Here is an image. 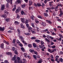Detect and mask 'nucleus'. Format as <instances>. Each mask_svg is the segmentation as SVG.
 <instances>
[{
	"mask_svg": "<svg viewBox=\"0 0 63 63\" xmlns=\"http://www.w3.org/2000/svg\"><path fill=\"white\" fill-rule=\"evenodd\" d=\"M14 63H22V61L20 60V58L18 57L16 59Z\"/></svg>",
	"mask_w": 63,
	"mask_h": 63,
	"instance_id": "obj_1",
	"label": "nucleus"
},
{
	"mask_svg": "<svg viewBox=\"0 0 63 63\" xmlns=\"http://www.w3.org/2000/svg\"><path fill=\"white\" fill-rule=\"evenodd\" d=\"M60 13V14L59 15V16H61L62 15H63V12H62V9L61 8H59V9Z\"/></svg>",
	"mask_w": 63,
	"mask_h": 63,
	"instance_id": "obj_2",
	"label": "nucleus"
},
{
	"mask_svg": "<svg viewBox=\"0 0 63 63\" xmlns=\"http://www.w3.org/2000/svg\"><path fill=\"white\" fill-rule=\"evenodd\" d=\"M34 5V6H35V7L36 8H37L38 7V6H39V7L40 6H42V5L39 4V3L37 4H36L34 3L33 4Z\"/></svg>",
	"mask_w": 63,
	"mask_h": 63,
	"instance_id": "obj_3",
	"label": "nucleus"
},
{
	"mask_svg": "<svg viewBox=\"0 0 63 63\" xmlns=\"http://www.w3.org/2000/svg\"><path fill=\"white\" fill-rule=\"evenodd\" d=\"M21 20L22 23H25V20H26V19L25 18H21Z\"/></svg>",
	"mask_w": 63,
	"mask_h": 63,
	"instance_id": "obj_4",
	"label": "nucleus"
},
{
	"mask_svg": "<svg viewBox=\"0 0 63 63\" xmlns=\"http://www.w3.org/2000/svg\"><path fill=\"white\" fill-rule=\"evenodd\" d=\"M21 3V1H20V0H17V1L15 2V4H19Z\"/></svg>",
	"mask_w": 63,
	"mask_h": 63,
	"instance_id": "obj_5",
	"label": "nucleus"
},
{
	"mask_svg": "<svg viewBox=\"0 0 63 63\" xmlns=\"http://www.w3.org/2000/svg\"><path fill=\"white\" fill-rule=\"evenodd\" d=\"M28 28L29 32L31 31V30H32V28L30 26Z\"/></svg>",
	"mask_w": 63,
	"mask_h": 63,
	"instance_id": "obj_6",
	"label": "nucleus"
},
{
	"mask_svg": "<svg viewBox=\"0 0 63 63\" xmlns=\"http://www.w3.org/2000/svg\"><path fill=\"white\" fill-rule=\"evenodd\" d=\"M20 26H21V28H23V29H24L25 28V27H24V26L23 25V24L22 23H21L20 24Z\"/></svg>",
	"mask_w": 63,
	"mask_h": 63,
	"instance_id": "obj_7",
	"label": "nucleus"
},
{
	"mask_svg": "<svg viewBox=\"0 0 63 63\" xmlns=\"http://www.w3.org/2000/svg\"><path fill=\"white\" fill-rule=\"evenodd\" d=\"M58 60L60 62H63V59L62 58H59Z\"/></svg>",
	"mask_w": 63,
	"mask_h": 63,
	"instance_id": "obj_8",
	"label": "nucleus"
},
{
	"mask_svg": "<svg viewBox=\"0 0 63 63\" xmlns=\"http://www.w3.org/2000/svg\"><path fill=\"white\" fill-rule=\"evenodd\" d=\"M5 30V28H2L1 27H0V31H4Z\"/></svg>",
	"mask_w": 63,
	"mask_h": 63,
	"instance_id": "obj_9",
	"label": "nucleus"
},
{
	"mask_svg": "<svg viewBox=\"0 0 63 63\" xmlns=\"http://www.w3.org/2000/svg\"><path fill=\"white\" fill-rule=\"evenodd\" d=\"M29 6H31L32 5V1L30 0L29 1Z\"/></svg>",
	"mask_w": 63,
	"mask_h": 63,
	"instance_id": "obj_10",
	"label": "nucleus"
},
{
	"mask_svg": "<svg viewBox=\"0 0 63 63\" xmlns=\"http://www.w3.org/2000/svg\"><path fill=\"white\" fill-rule=\"evenodd\" d=\"M33 57L35 60H37V59L38 58L37 56L35 55H33Z\"/></svg>",
	"mask_w": 63,
	"mask_h": 63,
	"instance_id": "obj_11",
	"label": "nucleus"
},
{
	"mask_svg": "<svg viewBox=\"0 0 63 63\" xmlns=\"http://www.w3.org/2000/svg\"><path fill=\"white\" fill-rule=\"evenodd\" d=\"M5 8V6L3 5L1 7V11H3Z\"/></svg>",
	"mask_w": 63,
	"mask_h": 63,
	"instance_id": "obj_12",
	"label": "nucleus"
},
{
	"mask_svg": "<svg viewBox=\"0 0 63 63\" xmlns=\"http://www.w3.org/2000/svg\"><path fill=\"white\" fill-rule=\"evenodd\" d=\"M39 47L40 48H42L43 47H44V45L41 44V45H39Z\"/></svg>",
	"mask_w": 63,
	"mask_h": 63,
	"instance_id": "obj_13",
	"label": "nucleus"
},
{
	"mask_svg": "<svg viewBox=\"0 0 63 63\" xmlns=\"http://www.w3.org/2000/svg\"><path fill=\"white\" fill-rule=\"evenodd\" d=\"M59 56H58V55H56V57L55 58H56L55 61H57V60H58V58H59Z\"/></svg>",
	"mask_w": 63,
	"mask_h": 63,
	"instance_id": "obj_14",
	"label": "nucleus"
},
{
	"mask_svg": "<svg viewBox=\"0 0 63 63\" xmlns=\"http://www.w3.org/2000/svg\"><path fill=\"white\" fill-rule=\"evenodd\" d=\"M46 21L49 24H51V23H52L49 20H46Z\"/></svg>",
	"mask_w": 63,
	"mask_h": 63,
	"instance_id": "obj_15",
	"label": "nucleus"
},
{
	"mask_svg": "<svg viewBox=\"0 0 63 63\" xmlns=\"http://www.w3.org/2000/svg\"><path fill=\"white\" fill-rule=\"evenodd\" d=\"M0 47L1 48H2V49H4V44L2 43L1 44L0 46Z\"/></svg>",
	"mask_w": 63,
	"mask_h": 63,
	"instance_id": "obj_16",
	"label": "nucleus"
},
{
	"mask_svg": "<svg viewBox=\"0 0 63 63\" xmlns=\"http://www.w3.org/2000/svg\"><path fill=\"white\" fill-rule=\"evenodd\" d=\"M41 25H42L44 26H46V23L45 22H43L41 24Z\"/></svg>",
	"mask_w": 63,
	"mask_h": 63,
	"instance_id": "obj_17",
	"label": "nucleus"
},
{
	"mask_svg": "<svg viewBox=\"0 0 63 63\" xmlns=\"http://www.w3.org/2000/svg\"><path fill=\"white\" fill-rule=\"evenodd\" d=\"M37 29V31L38 33H39V32H40V30H41V29H40L38 28H37V27H36Z\"/></svg>",
	"mask_w": 63,
	"mask_h": 63,
	"instance_id": "obj_18",
	"label": "nucleus"
},
{
	"mask_svg": "<svg viewBox=\"0 0 63 63\" xmlns=\"http://www.w3.org/2000/svg\"><path fill=\"white\" fill-rule=\"evenodd\" d=\"M7 53V54L8 55H10V56H13V54L12 53L10 52H8Z\"/></svg>",
	"mask_w": 63,
	"mask_h": 63,
	"instance_id": "obj_19",
	"label": "nucleus"
},
{
	"mask_svg": "<svg viewBox=\"0 0 63 63\" xmlns=\"http://www.w3.org/2000/svg\"><path fill=\"white\" fill-rule=\"evenodd\" d=\"M21 14L22 15H24L25 14V12H24L23 11H22L21 12Z\"/></svg>",
	"mask_w": 63,
	"mask_h": 63,
	"instance_id": "obj_20",
	"label": "nucleus"
},
{
	"mask_svg": "<svg viewBox=\"0 0 63 63\" xmlns=\"http://www.w3.org/2000/svg\"><path fill=\"white\" fill-rule=\"evenodd\" d=\"M16 55H14L13 58H12V60L13 61H15L16 60Z\"/></svg>",
	"mask_w": 63,
	"mask_h": 63,
	"instance_id": "obj_21",
	"label": "nucleus"
},
{
	"mask_svg": "<svg viewBox=\"0 0 63 63\" xmlns=\"http://www.w3.org/2000/svg\"><path fill=\"white\" fill-rule=\"evenodd\" d=\"M6 22H9L10 21V19L9 18H7L6 19Z\"/></svg>",
	"mask_w": 63,
	"mask_h": 63,
	"instance_id": "obj_22",
	"label": "nucleus"
},
{
	"mask_svg": "<svg viewBox=\"0 0 63 63\" xmlns=\"http://www.w3.org/2000/svg\"><path fill=\"white\" fill-rule=\"evenodd\" d=\"M26 5L25 4H22L21 5V7L22 8H24Z\"/></svg>",
	"mask_w": 63,
	"mask_h": 63,
	"instance_id": "obj_23",
	"label": "nucleus"
},
{
	"mask_svg": "<svg viewBox=\"0 0 63 63\" xmlns=\"http://www.w3.org/2000/svg\"><path fill=\"white\" fill-rule=\"evenodd\" d=\"M1 16L4 18H6L7 17V16L4 15H2Z\"/></svg>",
	"mask_w": 63,
	"mask_h": 63,
	"instance_id": "obj_24",
	"label": "nucleus"
},
{
	"mask_svg": "<svg viewBox=\"0 0 63 63\" xmlns=\"http://www.w3.org/2000/svg\"><path fill=\"white\" fill-rule=\"evenodd\" d=\"M29 51L30 52H33L34 51V50L33 49H30L29 50Z\"/></svg>",
	"mask_w": 63,
	"mask_h": 63,
	"instance_id": "obj_25",
	"label": "nucleus"
},
{
	"mask_svg": "<svg viewBox=\"0 0 63 63\" xmlns=\"http://www.w3.org/2000/svg\"><path fill=\"white\" fill-rule=\"evenodd\" d=\"M21 50H22V51H23V52H24L25 51V49H24L23 47H21Z\"/></svg>",
	"mask_w": 63,
	"mask_h": 63,
	"instance_id": "obj_26",
	"label": "nucleus"
},
{
	"mask_svg": "<svg viewBox=\"0 0 63 63\" xmlns=\"http://www.w3.org/2000/svg\"><path fill=\"white\" fill-rule=\"evenodd\" d=\"M19 22H17L16 21H15V24L16 25H17V24H19Z\"/></svg>",
	"mask_w": 63,
	"mask_h": 63,
	"instance_id": "obj_27",
	"label": "nucleus"
},
{
	"mask_svg": "<svg viewBox=\"0 0 63 63\" xmlns=\"http://www.w3.org/2000/svg\"><path fill=\"white\" fill-rule=\"evenodd\" d=\"M35 42H36L37 43H39V42H40V40L38 39H35Z\"/></svg>",
	"mask_w": 63,
	"mask_h": 63,
	"instance_id": "obj_28",
	"label": "nucleus"
},
{
	"mask_svg": "<svg viewBox=\"0 0 63 63\" xmlns=\"http://www.w3.org/2000/svg\"><path fill=\"white\" fill-rule=\"evenodd\" d=\"M31 19L32 20H34V16L32 15L31 16Z\"/></svg>",
	"mask_w": 63,
	"mask_h": 63,
	"instance_id": "obj_29",
	"label": "nucleus"
},
{
	"mask_svg": "<svg viewBox=\"0 0 63 63\" xmlns=\"http://www.w3.org/2000/svg\"><path fill=\"white\" fill-rule=\"evenodd\" d=\"M13 44H15L16 43V39H14L12 41Z\"/></svg>",
	"mask_w": 63,
	"mask_h": 63,
	"instance_id": "obj_30",
	"label": "nucleus"
},
{
	"mask_svg": "<svg viewBox=\"0 0 63 63\" xmlns=\"http://www.w3.org/2000/svg\"><path fill=\"white\" fill-rule=\"evenodd\" d=\"M33 46L34 47H37L36 44L35 43H33Z\"/></svg>",
	"mask_w": 63,
	"mask_h": 63,
	"instance_id": "obj_31",
	"label": "nucleus"
},
{
	"mask_svg": "<svg viewBox=\"0 0 63 63\" xmlns=\"http://www.w3.org/2000/svg\"><path fill=\"white\" fill-rule=\"evenodd\" d=\"M19 12V10L17 9H16V10L15 11V12L16 14H18Z\"/></svg>",
	"mask_w": 63,
	"mask_h": 63,
	"instance_id": "obj_32",
	"label": "nucleus"
},
{
	"mask_svg": "<svg viewBox=\"0 0 63 63\" xmlns=\"http://www.w3.org/2000/svg\"><path fill=\"white\" fill-rule=\"evenodd\" d=\"M20 39L21 41H22L23 43H25V41H24V39H23V37Z\"/></svg>",
	"mask_w": 63,
	"mask_h": 63,
	"instance_id": "obj_33",
	"label": "nucleus"
},
{
	"mask_svg": "<svg viewBox=\"0 0 63 63\" xmlns=\"http://www.w3.org/2000/svg\"><path fill=\"white\" fill-rule=\"evenodd\" d=\"M29 22V20H28L27 19L26 20V21L25 22V24H27V23H28Z\"/></svg>",
	"mask_w": 63,
	"mask_h": 63,
	"instance_id": "obj_34",
	"label": "nucleus"
},
{
	"mask_svg": "<svg viewBox=\"0 0 63 63\" xmlns=\"http://www.w3.org/2000/svg\"><path fill=\"white\" fill-rule=\"evenodd\" d=\"M17 32L19 34H20V30L19 29H17Z\"/></svg>",
	"mask_w": 63,
	"mask_h": 63,
	"instance_id": "obj_35",
	"label": "nucleus"
},
{
	"mask_svg": "<svg viewBox=\"0 0 63 63\" xmlns=\"http://www.w3.org/2000/svg\"><path fill=\"white\" fill-rule=\"evenodd\" d=\"M15 53L16 54H17L18 53H17V49L15 50Z\"/></svg>",
	"mask_w": 63,
	"mask_h": 63,
	"instance_id": "obj_36",
	"label": "nucleus"
},
{
	"mask_svg": "<svg viewBox=\"0 0 63 63\" xmlns=\"http://www.w3.org/2000/svg\"><path fill=\"white\" fill-rule=\"evenodd\" d=\"M33 28H35V26L34 25V24L33 23H32L31 24Z\"/></svg>",
	"mask_w": 63,
	"mask_h": 63,
	"instance_id": "obj_37",
	"label": "nucleus"
},
{
	"mask_svg": "<svg viewBox=\"0 0 63 63\" xmlns=\"http://www.w3.org/2000/svg\"><path fill=\"white\" fill-rule=\"evenodd\" d=\"M59 6V5L58 4V5L56 7H55V9H58V6Z\"/></svg>",
	"mask_w": 63,
	"mask_h": 63,
	"instance_id": "obj_38",
	"label": "nucleus"
},
{
	"mask_svg": "<svg viewBox=\"0 0 63 63\" xmlns=\"http://www.w3.org/2000/svg\"><path fill=\"white\" fill-rule=\"evenodd\" d=\"M45 41L47 42H50V41L49 40L47 39V38H45Z\"/></svg>",
	"mask_w": 63,
	"mask_h": 63,
	"instance_id": "obj_39",
	"label": "nucleus"
},
{
	"mask_svg": "<svg viewBox=\"0 0 63 63\" xmlns=\"http://www.w3.org/2000/svg\"><path fill=\"white\" fill-rule=\"evenodd\" d=\"M17 19H19V17H20V16L18 14H17Z\"/></svg>",
	"mask_w": 63,
	"mask_h": 63,
	"instance_id": "obj_40",
	"label": "nucleus"
},
{
	"mask_svg": "<svg viewBox=\"0 0 63 63\" xmlns=\"http://www.w3.org/2000/svg\"><path fill=\"white\" fill-rule=\"evenodd\" d=\"M31 31L32 33H33V34H35L36 32H35V31H33V30H31Z\"/></svg>",
	"mask_w": 63,
	"mask_h": 63,
	"instance_id": "obj_41",
	"label": "nucleus"
},
{
	"mask_svg": "<svg viewBox=\"0 0 63 63\" xmlns=\"http://www.w3.org/2000/svg\"><path fill=\"white\" fill-rule=\"evenodd\" d=\"M44 15L45 16H48V15L47 14V13H44Z\"/></svg>",
	"mask_w": 63,
	"mask_h": 63,
	"instance_id": "obj_42",
	"label": "nucleus"
},
{
	"mask_svg": "<svg viewBox=\"0 0 63 63\" xmlns=\"http://www.w3.org/2000/svg\"><path fill=\"white\" fill-rule=\"evenodd\" d=\"M13 51H15L16 50V48L14 47H12V49Z\"/></svg>",
	"mask_w": 63,
	"mask_h": 63,
	"instance_id": "obj_43",
	"label": "nucleus"
},
{
	"mask_svg": "<svg viewBox=\"0 0 63 63\" xmlns=\"http://www.w3.org/2000/svg\"><path fill=\"white\" fill-rule=\"evenodd\" d=\"M46 9L48 10H51V8L47 7L46 8Z\"/></svg>",
	"mask_w": 63,
	"mask_h": 63,
	"instance_id": "obj_44",
	"label": "nucleus"
},
{
	"mask_svg": "<svg viewBox=\"0 0 63 63\" xmlns=\"http://www.w3.org/2000/svg\"><path fill=\"white\" fill-rule=\"evenodd\" d=\"M6 8H9V3H7L6 5Z\"/></svg>",
	"mask_w": 63,
	"mask_h": 63,
	"instance_id": "obj_45",
	"label": "nucleus"
},
{
	"mask_svg": "<svg viewBox=\"0 0 63 63\" xmlns=\"http://www.w3.org/2000/svg\"><path fill=\"white\" fill-rule=\"evenodd\" d=\"M44 47V48H42L41 49V50L43 51H45V50H44V49H46V47Z\"/></svg>",
	"mask_w": 63,
	"mask_h": 63,
	"instance_id": "obj_46",
	"label": "nucleus"
},
{
	"mask_svg": "<svg viewBox=\"0 0 63 63\" xmlns=\"http://www.w3.org/2000/svg\"><path fill=\"white\" fill-rule=\"evenodd\" d=\"M38 17V18H41V19H42V17L41 16H40L38 15L37 16Z\"/></svg>",
	"mask_w": 63,
	"mask_h": 63,
	"instance_id": "obj_47",
	"label": "nucleus"
},
{
	"mask_svg": "<svg viewBox=\"0 0 63 63\" xmlns=\"http://www.w3.org/2000/svg\"><path fill=\"white\" fill-rule=\"evenodd\" d=\"M59 37H60L61 38H63V37L62 35L60 34L59 35Z\"/></svg>",
	"mask_w": 63,
	"mask_h": 63,
	"instance_id": "obj_48",
	"label": "nucleus"
},
{
	"mask_svg": "<svg viewBox=\"0 0 63 63\" xmlns=\"http://www.w3.org/2000/svg\"><path fill=\"white\" fill-rule=\"evenodd\" d=\"M24 34L26 35H30V33H25Z\"/></svg>",
	"mask_w": 63,
	"mask_h": 63,
	"instance_id": "obj_49",
	"label": "nucleus"
},
{
	"mask_svg": "<svg viewBox=\"0 0 63 63\" xmlns=\"http://www.w3.org/2000/svg\"><path fill=\"white\" fill-rule=\"evenodd\" d=\"M31 39L32 40H35V39H36V38L35 37H31Z\"/></svg>",
	"mask_w": 63,
	"mask_h": 63,
	"instance_id": "obj_50",
	"label": "nucleus"
},
{
	"mask_svg": "<svg viewBox=\"0 0 63 63\" xmlns=\"http://www.w3.org/2000/svg\"><path fill=\"white\" fill-rule=\"evenodd\" d=\"M50 37H51V36L49 35L47 36V38H48V39H49V38H50Z\"/></svg>",
	"mask_w": 63,
	"mask_h": 63,
	"instance_id": "obj_51",
	"label": "nucleus"
},
{
	"mask_svg": "<svg viewBox=\"0 0 63 63\" xmlns=\"http://www.w3.org/2000/svg\"><path fill=\"white\" fill-rule=\"evenodd\" d=\"M28 47H32V45L31 44H29L28 45Z\"/></svg>",
	"mask_w": 63,
	"mask_h": 63,
	"instance_id": "obj_52",
	"label": "nucleus"
},
{
	"mask_svg": "<svg viewBox=\"0 0 63 63\" xmlns=\"http://www.w3.org/2000/svg\"><path fill=\"white\" fill-rule=\"evenodd\" d=\"M52 34L53 35H56V33H55L54 32H52Z\"/></svg>",
	"mask_w": 63,
	"mask_h": 63,
	"instance_id": "obj_53",
	"label": "nucleus"
},
{
	"mask_svg": "<svg viewBox=\"0 0 63 63\" xmlns=\"http://www.w3.org/2000/svg\"><path fill=\"white\" fill-rule=\"evenodd\" d=\"M27 57L28 58H29V59H31V57H30V56H29V55H28L27 56Z\"/></svg>",
	"mask_w": 63,
	"mask_h": 63,
	"instance_id": "obj_54",
	"label": "nucleus"
},
{
	"mask_svg": "<svg viewBox=\"0 0 63 63\" xmlns=\"http://www.w3.org/2000/svg\"><path fill=\"white\" fill-rule=\"evenodd\" d=\"M24 56L25 57V58H27V54H25Z\"/></svg>",
	"mask_w": 63,
	"mask_h": 63,
	"instance_id": "obj_55",
	"label": "nucleus"
},
{
	"mask_svg": "<svg viewBox=\"0 0 63 63\" xmlns=\"http://www.w3.org/2000/svg\"><path fill=\"white\" fill-rule=\"evenodd\" d=\"M16 42L18 43V44H19V43H20V42L18 40H16Z\"/></svg>",
	"mask_w": 63,
	"mask_h": 63,
	"instance_id": "obj_56",
	"label": "nucleus"
},
{
	"mask_svg": "<svg viewBox=\"0 0 63 63\" xmlns=\"http://www.w3.org/2000/svg\"><path fill=\"white\" fill-rule=\"evenodd\" d=\"M49 3L50 4H52L53 3V2L52 1L50 2H49Z\"/></svg>",
	"mask_w": 63,
	"mask_h": 63,
	"instance_id": "obj_57",
	"label": "nucleus"
},
{
	"mask_svg": "<svg viewBox=\"0 0 63 63\" xmlns=\"http://www.w3.org/2000/svg\"><path fill=\"white\" fill-rule=\"evenodd\" d=\"M34 52V54H36V55H37L38 54V53L37 52V51H35Z\"/></svg>",
	"mask_w": 63,
	"mask_h": 63,
	"instance_id": "obj_58",
	"label": "nucleus"
},
{
	"mask_svg": "<svg viewBox=\"0 0 63 63\" xmlns=\"http://www.w3.org/2000/svg\"><path fill=\"white\" fill-rule=\"evenodd\" d=\"M16 7H14V8L13 9H12V11H15L16 10Z\"/></svg>",
	"mask_w": 63,
	"mask_h": 63,
	"instance_id": "obj_59",
	"label": "nucleus"
},
{
	"mask_svg": "<svg viewBox=\"0 0 63 63\" xmlns=\"http://www.w3.org/2000/svg\"><path fill=\"white\" fill-rule=\"evenodd\" d=\"M48 51L49 52H50V53H51V50L50 49H48Z\"/></svg>",
	"mask_w": 63,
	"mask_h": 63,
	"instance_id": "obj_60",
	"label": "nucleus"
},
{
	"mask_svg": "<svg viewBox=\"0 0 63 63\" xmlns=\"http://www.w3.org/2000/svg\"><path fill=\"white\" fill-rule=\"evenodd\" d=\"M9 29L11 30H14V28H9Z\"/></svg>",
	"mask_w": 63,
	"mask_h": 63,
	"instance_id": "obj_61",
	"label": "nucleus"
},
{
	"mask_svg": "<svg viewBox=\"0 0 63 63\" xmlns=\"http://www.w3.org/2000/svg\"><path fill=\"white\" fill-rule=\"evenodd\" d=\"M37 50L38 51H40V48H37Z\"/></svg>",
	"mask_w": 63,
	"mask_h": 63,
	"instance_id": "obj_62",
	"label": "nucleus"
},
{
	"mask_svg": "<svg viewBox=\"0 0 63 63\" xmlns=\"http://www.w3.org/2000/svg\"><path fill=\"white\" fill-rule=\"evenodd\" d=\"M49 5L50 7H52V4H49Z\"/></svg>",
	"mask_w": 63,
	"mask_h": 63,
	"instance_id": "obj_63",
	"label": "nucleus"
},
{
	"mask_svg": "<svg viewBox=\"0 0 63 63\" xmlns=\"http://www.w3.org/2000/svg\"><path fill=\"white\" fill-rule=\"evenodd\" d=\"M60 53L61 54H63V52H62L61 51H60Z\"/></svg>",
	"mask_w": 63,
	"mask_h": 63,
	"instance_id": "obj_64",
	"label": "nucleus"
}]
</instances>
